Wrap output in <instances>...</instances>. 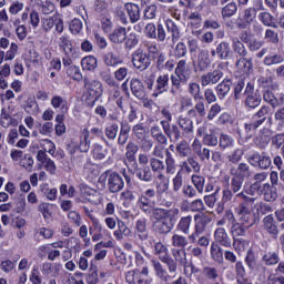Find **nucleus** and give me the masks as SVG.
<instances>
[{
    "label": "nucleus",
    "instance_id": "obj_45",
    "mask_svg": "<svg viewBox=\"0 0 284 284\" xmlns=\"http://www.w3.org/2000/svg\"><path fill=\"white\" fill-rule=\"evenodd\" d=\"M54 130V124L52 122H44L39 132L40 134H43L44 136H50V133L53 132Z\"/></svg>",
    "mask_w": 284,
    "mask_h": 284
},
{
    "label": "nucleus",
    "instance_id": "obj_49",
    "mask_svg": "<svg viewBox=\"0 0 284 284\" xmlns=\"http://www.w3.org/2000/svg\"><path fill=\"white\" fill-rule=\"evenodd\" d=\"M233 245L237 252H245L250 247V243L243 239L235 240Z\"/></svg>",
    "mask_w": 284,
    "mask_h": 284
},
{
    "label": "nucleus",
    "instance_id": "obj_33",
    "mask_svg": "<svg viewBox=\"0 0 284 284\" xmlns=\"http://www.w3.org/2000/svg\"><path fill=\"white\" fill-rule=\"evenodd\" d=\"M211 256L217 263H223V250L219 245H213L211 247Z\"/></svg>",
    "mask_w": 284,
    "mask_h": 284
},
{
    "label": "nucleus",
    "instance_id": "obj_55",
    "mask_svg": "<svg viewBox=\"0 0 284 284\" xmlns=\"http://www.w3.org/2000/svg\"><path fill=\"white\" fill-rule=\"evenodd\" d=\"M139 271H129L126 273V282L131 284H138L139 283Z\"/></svg>",
    "mask_w": 284,
    "mask_h": 284
},
{
    "label": "nucleus",
    "instance_id": "obj_43",
    "mask_svg": "<svg viewBox=\"0 0 284 284\" xmlns=\"http://www.w3.org/2000/svg\"><path fill=\"white\" fill-rule=\"evenodd\" d=\"M108 154V150L106 149H103V146L99 145V144H95L94 145V149H93V156L95 159H105V155Z\"/></svg>",
    "mask_w": 284,
    "mask_h": 284
},
{
    "label": "nucleus",
    "instance_id": "obj_48",
    "mask_svg": "<svg viewBox=\"0 0 284 284\" xmlns=\"http://www.w3.org/2000/svg\"><path fill=\"white\" fill-rule=\"evenodd\" d=\"M144 34L149 37V39H156V26L154 23H149L144 28Z\"/></svg>",
    "mask_w": 284,
    "mask_h": 284
},
{
    "label": "nucleus",
    "instance_id": "obj_1",
    "mask_svg": "<svg viewBox=\"0 0 284 284\" xmlns=\"http://www.w3.org/2000/svg\"><path fill=\"white\" fill-rule=\"evenodd\" d=\"M152 215L155 219L154 227L161 234H168L174 227V223H176V212L174 211H165L163 209H154L152 211Z\"/></svg>",
    "mask_w": 284,
    "mask_h": 284
},
{
    "label": "nucleus",
    "instance_id": "obj_36",
    "mask_svg": "<svg viewBox=\"0 0 284 284\" xmlns=\"http://www.w3.org/2000/svg\"><path fill=\"white\" fill-rule=\"evenodd\" d=\"M69 28L72 34H79V32L83 30V22H81L79 19H73Z\"/></svg>",
    "mask_w": 284,
    "mask_h": 284
},
{
    "label": "nucleus",
    "instance_id": "obj_14",
    "mask_svg": "<svg viewBox=\"0 0 284 284\" xmlns=\"http://www.w3.org/2000/svg\"><path fill=\"white\" fill-rule=\"evenodd\" d=\"M23 110L27 114L37 116V114H39V104L37 103V100H34V98H29L23 105Z\"/></svg>",
    "mask_w": 284,
    "mask_h": 284
},
{
    "label": "nucleus",
    "instance_id": "obj_59",
    "mask_svg": "<svg viewBox=\"0 0 284 284\" xmlns=\"http://www.w3.org/2000/svg\"><path fill=\"white\" fill-rule=\"evenodd\" d=\"M283 57L282 55H268L265 58L264 63L266 65H274V63H282Z\"/></svg>",
    "mask_w": 284,
    "mask_h": 284
},
{
    "label": "nucleus",
    "instance_id": "obj_42",
    "mask_svg": "<svg viewBox=\"0 0 284 284\" xmlns=\"http://www.w3.org/2000/svg\"><path fill=\"white\" fill-rule=\"evenodd\" d=\"M126 150V159H129V161H134L136 152H139V146L134 143H131L128 145Z\"/></svg>",
    "mask_w": 284,
    "mask_h": 284
},
{
    "label": "nucleus",
    "instance_id": "obj_29",
    "mask_svg": "<svg viewBox=\"0 0 284 284\" xmlns=\"http://www.w3.org/2000/svg\"><path fill=\"white\" fill-rule=\"evenodd\" d=\"M42 272H44V274H48L49 276H57V274H59V265L44 263L42 266Z\"/></svg>",
    "mask_w": 284,
    "mask_h": 284
},
{
    "label": "nucleus",
    "instance_id": "obj_3",
    "mask_svg": "<svg viewBox=\"0 0 284 284\" xmlns=\"http://www.w3.org/2000/svg\"><path fill=\"white\" fill-rule=\"evenodd\" d=\"M60 49L62 50L63 54L65 55L62 61L63 65H72V61H77L80 54L72 44V41L67 37L62 36L59 40Z\"/></svg>",
    "mask_w": 284,
    "mask_h": 284
},
{
    "label": "nucleus",
    "instance_id": "obj_38",
    "mask_svg": "<svg viewBox=\"0 0 284 284\" xmlns=\"http://www.w3.org/2000/svg\"><path fill=\"white\" fill-rule=\"evenodd\" d=\"M192 223V217H182L178 227L181 230V232H184V234H187V231L190 230V225Z\"/></svg>",
    "mask_w": 284,
    "mask_h": 284
},
{
    "label": "nucleus",
    "instance_id": "obj_30",
    "mask_svg": "<svg viewBox=\"0 0 284 284\" xmlns=\"http://www.w3.org/2000/svg\"><path fill=\"white\" fill-rule=\"evenodd\" d=\"M19 52V45L14 42L10 44L9 50L4 53V61H13L14 57Z\"/></svg>",
    "mask_w": 284,
    "mask_h": 284
},
{
    "label": "nucleus",
    "instance_id": "obj_6",
    "mask_svg": "<svg viewBox=\"0 0 284 284\" xmlns=\"http://www.w3.org/2000/svg\"><path fill=\"white\" fill-rule=\"evenodd\" d=\"M120 17H122V19H126V17H129L132 23H136V21L141 19V12L139 10V6L126 3L124 8L120 10Z\"/></svg>",
    "mask_w": 284,
    "mask_h": 284
},
{
    "label": "nucleus",
    "instance_id": "obj_28",
    "mask_svg": "<svg viewBox=\"0 0 284 284\" xmlns=\"http://www.w3.org/2000/svg\"><path fill=\"white\" fill-rule=\"evenodd\" d=\"M210 223V220L205 215L203 216H195V230L199 234L205 230V225Z\"/></svg>",
    "mask_w": 284,
    "mask_h": 284
},
{
    "label": "nucleus",
    "instance_id": "obj_24",
    "mask_svg": "<svg viewBox=\"0 0 284 284\" xmlns=\"http://www.w3.org/2000/svg\"><path fill=\"white\" fill-rule=\"evenodd\" d=\"M59 21V14H54L53 17L42 18V27L48 31L54 28V23Z\"/></svg>",
    "mask_w": 284,
    "mask_h": 284
},
{
    "label": "nucleus",
    "instance_id": "obj_47",
    "mask_svg": "<svg viewBox=\"0 0 284 284\" xmlns=\"http://www.w3.org/2000/svg\"><path fill=\"white\" fill-rule=\"evenodd\" d=\"M119 57L114 55V53L112 52H109L104 55V63L105 65H110V67H113V65H116L119 63Z\"/></svg>",
    "mask_w": 284,
    "mask_h": 284
},
{
    "label": "nucleus",
    "instance_id": "obj_11",
    "mask_svg": "<svg viewBox=\"0 0 284 284\" xmlns=\"http://www.w3.org/2000/svg\"><path fill=\"white\" fill-rule=\"evenodd\" d=\"M251 163L252 165H256L257 163L258 168H261L262 170H267V168L272 165V160L267 155L258 156L255 154L251 158Z\"/></svg>",
    "mask_w": 284,
    "mask_h": 284
},
{
    "label": "nucleus",
    "instance_id": "obj_61",
    "mask_svg": "<svg viewBox=\"0 0 284 284\" xmlns=\"http://www.w3.org/2000/svg\"><path fill=\"white\" fill-rule=\"evenodd\" d=\"M230 81L226 82H222L217 85V92L219 94H221V97H225V94H227V92H230Z\"/></svg>",
    "mask_w": 284,
    "mask_h": 284
},
{
    "label": "nucleus",
    "instance_id": "obj_20",
    "mask_svg": "<svg viewBox=\"0 0 284 284\" xmlns=\"http://www.w3.org/2000/svg\"><path fill=\"white\" fill-rule=\"evenodd\" d=\"M247 98H246V105L248 108H257V105H261V95L254 92L250 91L247 92Z\"/></svg>",
    "mask_w": 284,
    "mask_h": 284
},
{
    "label": "nucleus",
    "instance_id": "obj_7",
    "mask_svg": "<svg viewBox=\"0 0 284 284\" xmlns=\"http://www.w3.org/2000/svg\"><path fill=\"white\" fill-rule=\"evenodd\" d=\"M133 65L138 70H145L150 65V58L148 54L143 53L141 50L135 51L132 58Z\"/></svg>",
    "mask_w": 284,
    "mask_h": 284
},
{
    "label": "nucleus",
    "instance_id": "obj_46",
    "mask_svg": "<svg viewBox=\"0 0 284 284\" xmlns=\"http://www.w3.org/2000/svg\"><path fill=\"white\" fill-rule=\"evenodd\" d=\"M39 212H41L42 216H44L45 220L50 219L52 216V212H50V204L42 202L38 206Z\"/></svg>",
    "mask_w": 284,
    "mask_h": 284
},
{
    "label": "nucleus",
    "instance_id": "obj_41",
    "mask_svg": "<svg viewBox=\"0 0 284 284\" xmlns=\"http://www.w3.org/2000/svg\"><path fill=\"white\" fill-rule=\"evenodd\" d=\"M234 144V140L227 135V134H222L220 136V148H232V145Z\"/></svg>",
    "mask_w": 284,
    "mask_h": 284
},
{
    "label": "nucleus",
    "instance_id": "obj_63",
    "mask_svg": "<svg viewBox=\"0 0 284 284\" xmlns=\"http://www.w3.org/2000/svg\"><path fill=\"white\" fill-rule=\"evenodd\" d=\"M81 192L84 194V196H95L97 190L88 186L87 184H81L80 185Z\"/></svg>",
    "mask_w": 284,
    "mask_h": 284
},
{
    "label": "nucleus",
    "instance_id": "obj_15",
    "mask_svg": "<svg viewBox=\"0 0 284 284\" xmlns=\"http://www.w3.org/2000/svg\"><path fill=\"white\" fill-rule=\"evenodd\" d=\"M254 19H256V9L254 8L246 9L241 17V21L244 28H246V26H250V23H252Z\"/></svg>",
    "mask_w": 284,
    "mask_h": 284
},
{
    "label": "nucleus",
    "instance_id": "obj_44",
    "mask_svg": "<svg viewBox=\"0 0 284 284\" xmlns=\"http://www.w3.org/2000/svg\"><path fill=\"white\" fill-rule=\"evenodd\" d=\"M192 182H193L194 186L196 187V190L199 192H203V187L205 185V179H203V176H201V175H193L192 176Z\"/></svg>",
    "mask_w": 284,
    "mask_h": 284
},
{
    "label": "nucleus",
    "instance_id": "obj_25",
    "mask_svg": "<svg viewBox=\"0 0 284 284\" xmlns=\"http://www.w3.org/2000/svg\"><path fill=\"white\" fill-rule=\"evenodd\" d=\"M139 207L144 212H152V200L150 197L142 195L138 202Z\"/></svg>",
    "mask_w": 284,
    "mask_h": 284
},
{
    "label": "nucleus",
    "instance_id": "obj_52",
    "mask_svg": "<svg viewBox=\"0 0 284 284\" xmlns=\"http://www.w3.org/2000/svg\"><path fill=\"white\" fill-rule=\"evenodd\" d=\"M264 101H266V103H270L273 108H276L278 105V100L274 97V93H272L271 91H266L264 93Z\"/></svg>",
    "mask_w": 284,
    "mask_h": 284
},
{
    "label": "nucleus",
    "instance_id": "obj_39",
    "mask_svg": "<svg viewBox=\"0 0 284 284\" xmlns=\"http://www.w3.org/2000/svg\"><path fill=\"white\" fill-rule=\"evenodd\" d=\"M41 10L43 14H52L54 12V3L48 0H42L41 1Z\"/></svg>",
    "mask_w": 284,
    "mask_h": 284
},
{
    "label": "nucleus",
    "instance_id": "obj_9",
    "mask_svg": "<svg viewBox=\"0 0 284 284\" xmlns=\"http://www.w3.org/2000/svg\"><path fill=\"white\" fill-rule=\"evenodd\" d=\"M108 185H109V190L110 192H121V190H123V178H121V175L116 174V173H111L109 174L108 178Z\"/></svg>",
    "mask_w": 284,
    "mask_h": 284
},
{
    "label": "nucleus",
    "instance_id": "obj_64",
    "mask_svg": "<svg viewBox=\"0 0 284 284\" xmlns=\"http://www.w3.org/2000/svg\"><path fill=\"white\" fill-rule=\"evenodd\" d=\"M139 179H141V181H152V171H150L149 168H144L140 171Z\"/></svg>",
    "mask_w": 284,
    "mask_h": 284
},
{
    "label": "nucleus",
    "instance_id": "obj_32",
    "mask_svg": "<svg viewBox=\"0 0 284 284\" xmlns=\"http://www.w3.org/2000/svg\"><path fill=\"white\" fill-rule=\"evenodd\" d=\"M26 8V4L23 2L16 0L13 1L10 7H9V13L12 14L13 17L19 14Z\"/></svg>",
    "mask_w": 284,
    "mask_h": 284
},
{
    "label": "nucleus",
    "instance_id": "obj_57",
    "mask_svg": "<svg viewBox=\"0 0 284 284\" xmlns=\"http://www.w3.org/2000/svg\"><path fill=\"white\" fill-rule=\"evenodd\" d=\"M234 51L237 52L241 57H244L246 54L245 45L242 44L240 40H234L233 42Z\"/></svg>",
    "mask_w": 284,
    "mask_h": 284
},
{
    "label": "nucleus",
    "instance_id": "obj_31",
    "mask_svg": "<svg viewBox=\"0 0 284 284\" xmlns=\"http://www.w3.org/2000/svg\"><path fill=\"white\" fill-rule=\"evenodd\" d=\"M260 192H263L265 201L271 202L276 200V193L272 191V186L270 184H264Z\"/></svg>",
    "mask_w": 284,
    "mask_h": 284
},
{
    "label": "nucleus",
    "instance_id": "obj_60",
    "mask_svg": "<svg viewBox=\"0 0 284 284\" xmlns=\"http://www.w3.org/2000/svg\"><path fill=\"white\" fill-rule=\"evenodd\" d=\"M145 19H154L156 17V7L154 4H150L144 10Z\"/></svg>",
    "mask_w": 284,
    "mask_h": 284
},
{
    "label": "nucleus",
    "instance_id": "obj_22",
    "mask_svg": "<svg viewBox=\"0 0 284 284\" xmlns=\"http://www.w3.org/2000/svg\"><path fill=\"white\" fill-rule=\"evenodd\" d=\"M63 121H65V116L63 115H57L55 116V134L58 136H63V134H65V123H63Z\"/></svg>",
    "mask_w": 284,
    "mask_h": 284
},
{
    "label": "nucleus",
    "instance_id": "obj_12",
    "mask_svg": "<svg viewBox=\"0 0 284 284\" xmlns=\"http://www.w3.org/2000/svg\"><path fill=\"white\" fill-rule=\"evenodd\" d=\"M264 230L268 232V234H273V236L278 235V226H276V222H274V217L272 215H267L263 220Z\"/></svg>",
    "mask_w": 284,
    "mask_h": 284
},
{
    "label": "nucleus",
    "instance_id": "obj_18",
    "mask_svg": "<svg viewBox=\"0 0 284 284\" xmlns=\"http://www.w3.org/2000/svg\"><path fill=\"white\" fill-rule=\"evenodd\" d=\"M267 179L266 173H257L255 174V183L251 185V194H261V182Z\"/></svg>",
    "mask_w": 284,
    "mask_h": 284
},
{
    "label": "nucleus",
    "instance_id": "obj_58",
    "mask_svg": "<svg viewBox=\"0 0 284 284\" xmlns=\"http://www.w3.org/2000/svg\"><path fill=\"white\" fill-rule=\"evenodd\" d=\"M1 270H3L7 274H10L12 270H14V262L10 260H4L0 264Z\"/></svg>",
    "mask_w": 284,
    "mask_h": 284
},
{
    "label": "nucleus",
    "instance_id": "obj_62",
    "mask_svg": "<svg viewBox=\"0 0 284 284\" xmlns=\"http://www.w3.org/2000/svg\"><path fill=\"white\" fill-rule=\"evenodd\" d=\"M169 78L168 75H161L158 78L156 81V88L160 90V92H163L165 90V87L168 85Z\"/></svg>",
    "mask_w": 284,
    "mask_h": 284
},
{
    "label": "nucleus",
    "instance_id": "obj_37",
    "mask_svg": "<svg viewBox=\"0 0 284 284\" xmlns=\"http://www.w3.org/2000/svg\"><path fill=\"white\" fill-rule=\"evenodd\" d=\"M265 114H267V106H263L255 115V119L260 120H257V123L252 124V128H254V130H256V128H258V125H261V123L265 121Z\"/></svg>",
    "mask_w": 284,
    "mask_h": 284
},
{
    "label": "nucleus",
    "instance_id": "obj_17",
    "mask_svg": "<svg viewBox=\"0 0 284 284\" xmlns=\"http://www.w3.org/2000/svg\"><path fill=\"white\" fill-rule=\"evenodd\" d=\"M210 65V53L207 51H201L197 57V68L200 70H207Z\"/></svg>",
    "mask_w": 284,
    "mask_h": 284
},
{
    "label": "nucleus",
    "instance_id": "obj_4",
    "mask_svg": "<svg viewBox=\"0 0 284 284\" xmlns=\"http://www.w3.org/2000/svg\"><path fill=\"white\" fill-rule=\"evenodd\" d=\"M187 79H190V70L187 69L185 61L181 60L175 69V74L171 78L172 84L176 88H181Z\"/></svg>",
    "mask_w": 284,
    "mask_h": 284
},
{
    "label": "nucleus",
    "instance_id": "obj_19",
    "mask_svg": "<svg viewBox=\"0 0 284 284\" xmlns=\"http://www.w3.org/2000/svg\"><path fill=\"white\" fill-rule=\"evenodd\" d=\"M0 125L6 129L10 128L11 125L13 128H17V125H19V121H17V119L8 115L7 113H3L0 116Z\"/></svg>",
    "mask_w": 284,
    "mask_h": 284
},
{
    "label": "nucleus",
    "instance_id": "obj_21",
    "mask_svg": "<svg viewBox=\"0 0 284 284\" xmlns=\"http://www.w3.org/2000/svg\"><path fill=\"white\" fill-rule=\"evenodd\" d=\"M236 68H237L239 72L247 74V72H250V70H252V61H250L245 58H242L237 61Z\"/></svg>",
    "mask_w": 284,
    "mask_h": 284
},
{
    "label": "nucleus",
    "instance_id": "obj_2",
    "mask_svg": "<svg viewBox=\"0 0 284 284\" xmlns=\"http://www.w3.org/2000/svg\"><path fill=\"white\" fill-rule=\"evenodd\" d=\"M84 88L87 90L84 98L89 105H94L97 100L103 95V85L98 80L85 79Z\"/></svg>",
    "mask_w": 284,
    "mask_h": 284
},
{
    "label": "nucleus",
    "instance_id": "obj_5",
    "mask_svg": "<svg viewBox=\"0 0 284 284\" xmlns=\"http://www.w3.org/2000/svg\"><path fill=\"white\" fill-rule=\"evenodd\" d=\"M83 140L79 141H71L68 145V151L70 154H74L77 150H80V152H88L90 150V132L84 131L83 132Z\"/></svg>",
    "mask_w": 284,
    "mask_h": 284
},
{
    "label": "nucleus",
    "instance_id": "obj_50",
    "mask_svg": "<svg viewBox=\"0 0 284 284\" xmlns=\"http://www.w3.org/2000/svg\"><path fill=\"white\" fill-rule=\"evenodd\" d=\"M166 283H170V284H187V282L185 281V277L176 276V274H174V273H171V275L168 276Z\"/></svg>",
    "mask_w": 284,
    "mask_h": 284
},
{
    "label": "nucleus",
    "instance_id": "obj_27",
    "mask_svg": "<svg viewBox=\"0 0 284 284\" xmlns=\"http://www.w3.org/2000/svg\"><path fill=\"white\" fill-rule=\"evenodd\" d=\"M67 74L68 77H71L74 81H81V69L77 65L70 64L69 68L67 69Z\"/></svg>",
    "mask_w": 284,
    "mask_h": 284
},
{
    "label": "nucleus",
    "instance_id": "obj_8",
    "mask_svg": "<svg viewBox=\"0 0 284 284\" xmlns=\"http://www.w3.org/2000/svg\"><path fill=\"white\" fill-rule=\"evenodd\" d=\"M51 105L52 108H54V110H58V114L57 116H65V114H68V101H65V99L55 95L51 99Z\"/></svg>",
    "mask_w": 284,
    "mask_h": 284
},
{
    "label": "nucleus",
    "instance_id": "obj_51",
    "mask_svg": "<svg viewBox=\"0 0 284 284\" xmlns=\"http://www.w3.org/2000/svg\"><path fill=\"white\" fill-rule=\"evenodd\" d=\"M152 280L148 276V268H143L138 275V284H150Z\"/></svg>",
    "mask_w": 284,
    "mask_h": 284
},
{
    "label": "nucleus",
    "instance_id": "obj_40",
    "mask_svg": "<svg viewBox=\"0 0 284 284\" xmlns=\"http://www.w3.org/2000/svg\"><path fill=\"white\" fill-rule=\"evenodd\" d=\"M236 10H237L236 3L230 2L223 8L222 14L223 17H232L233 14H235Z\"/></svg>",
    "mask_w": 284,
    "mask_h": 284
},
{
    "label": "nucleus",
    "instance_id": "obj_23",
    "mask_svg": "<svg viewBox=\"0 0 284 284\" xmlns=\"http://www.w3.org/2000/svg\"><path fill=\"white\" fill-rule=\"evenodd\" d=\"M237 216H239V221H241V223H250V219H252V213H250L247 207L240 206L237 209Z\"/></svg>",
    "mask_w": 284,
    "mask_h": 284
},
{
    "label": "nucleus",
    "instance_id": "obj_35",
    "mask_svg": "<svg viewBox=\"0 0 284 284\" xmlns=\"http://www.w3.org/2000/svg\"><path fill=\"white\" fill-rule=\"evenodd\" d=\"M68 248L71 252H81V240L77 239V237H71L68 241Z\"/></svg>",
    "mask_w": 284,
    "mask_h": 284
},
{
    "label": "nucleus",
    "instance_id": "obj_54",
    "mask_svg": "<svg viewBox=\"0 0 284 284\" xmlns=\"http://www.w3.org/2000/svg\"><path fill=\"white\" fill-rule=\"evenodd\" d=\"M30 281L32 284H41V275L39 273V266H33Z\"/></svg>",
    "mask_w": 284,
    "mask_h": 284
},
{
    "label": "nucleus",
    "instance_id": "obj_53",
    "mask_svg": "<svg viewBox=\"0 0 284 284\" xmlns=\"http://www.w3.org/2000/svg\"><path fill=\"white\" fill-rule=\"evenodd\" d=\"M29 23L32 26V28L37 29L39 28V23H41V19L39 18V12L31 11L30 12V20Z\"/></svg>",
    "mask_w": 284,
    "mask_h": 284
},
{
    "label": "nucleus",
    "instance_id": "obj_16",
    "mask_svg": "<svg viewBox=\"0 0 284 284\" xmlns=\"http://www.w3.org/2000/svg\"><path fill=\"white\" fill-rule=\"evenodd\" d=\"M82 70H97L98 61L94 55H87L81 61Z\"/></svg>",
    "mask_w": 284,
    "mask_h": 284
},
{
    "label": "nucleus",
    "instance_id": "obj_10",
    "mask_svg": "<svg viewBox=\"0 0 284 284\" xmlns=\"http://www.w3.org/2000/svg\"><path fill=\"white\" fill-rule=\"evenodd\" d=\"M130 85L131 91L133 92L134 97H136V99H145V88L143 87V83L139 79H132Z\"/></svg>",
    "mask_w": 284,
    "mask_h": 284
},
{
    "label": "nucleus",
    "instance_id": "obj_56",
    "mask_svg": "<svg viewBox=\"0 0 284 284\" xmlns=\"http://www.w3.org/2000/svg\"><path fill=\"white\" fill-rule=\"evenodd\" d=\"M266 265H276L278 263V255L276 253H268L264 255Z\"/></svg>",
    "mask_w": 284,
    "mask_h": 284
},
{
    "label": "nucleus",
    "instance_id": "obj_34",
    "mask_svg": "<svg viewBox=\"0 0 284 284\" xmlns=\"http://www.w3.org/2000/svg\"><path fill=\"white\" fill-rule=\"evenodd\" d=\"M216 53L219 54L220 59H226L230 54V45L225 42H222L216 48Z\"/></svg>",
    "mask_w": 284,
    "mask_h": 284
},
{
    "label": "nucleus",
    "instance_id": "obj_26",
    "mask_svg": "<svg viewBox=\"0 0 284 284\" xmlns=\"http://www.w3.org/2000/svg\"><path fill=\"white\" fill-rule=\"evenodd\" d=\"M40 146L42 148L43 152H48L49 154H54L57 146L54 145V142L51 140H41L40 141Z\"/></svg>",
    "mask_w": 284,
    "mask_h": 284
},
{
    "label": "nucleus",
    "instance_id": "obj_13",
    "mask_svg": "<svg viewBox=\"0 0 284 284\" xmlns=\"http://www.w3.org/2000/svg\"><path fill=\"white\" fill-rule=\"evenodd\" d=\"M109 39L112 43H123L128 39V32L125 28H118L109 36Z\"/></svg>",
    "mask_w": 284,
    "mask_h": 284
}]
</instances>
